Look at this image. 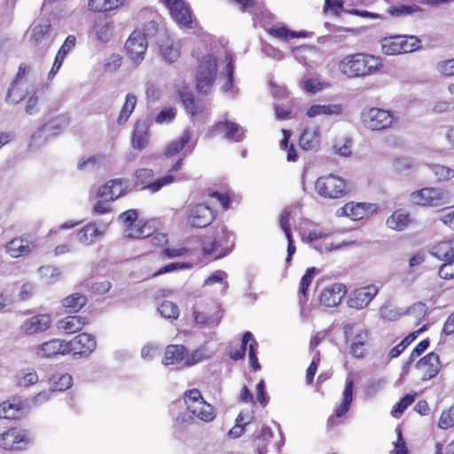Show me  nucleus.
Returning a JSON list of instances; mask_svg holds the SVG:
<instances>
[{"label": "nucleus", "mask_w": 454, "mask_h": 454, "mask_svg": "<svg viewBox=\"0 0 454 454\" xmlns=\"http://www.w3.org/2000/svg\"><path fill=\"white\" fill-rule=\"evenodd\" d=\"M234 63V55L226 50L218 55L214 53L203 55L198 59L195 76L197 90L203 94L208 93L216 79L218 68H220L219 79L223 81L222 90L235 95L237 89L233 85Z\"/></svg>", "instance_id": "f257e3e1"}, {"label": "nucleus", "mask_w": 454, "mask_h": 454, "mask_svg": "<svg viewBox=\"0 0 454 454\" xmlns=\"http://www.w3.org/2000/svg\"><path fill=\"white\" fill-rule=\"evenodd\" d=\"M383 67L381 59L366 53H353L342 58L339 71L348 78L366 77L376 74Z\"/></svg>", "instance_id": "f03ea898"}, {"label": "nucleus", "mask_w": 454, "mask_h": 454, "mask_svg": "<svg viewBox=\"0 0 454 454\" xmlns=\"http://www.w3.org/2000/svg\"><path fill=\"white\" fill-rule=\"evenodd\" d=\"M234 246L232 233L224 225H217L212 234L202 239V251L205 255L219 259L227 255Z\"/></svg>", "instance_id": "7ed1b4c3"}, {"label": "nucleus", "mask_w": 454, "mask_h": 454, "mask_svg": "<svg viewBox=\"0 0 454 454\" xmlns=\"http://www.w3.org/2000/svg\"><path fill=\"white\" fill-rule=\"evenodd\" d=\"M51 33V24L47 19L35 20L27 32L30 45L41 56L44 55L52 44Z\"/></svg>", "instance_id": "20e7f679"}, {"label": "nucleus", "mask_w": 454, "mask_h": 454, "mask_svg": "<svg viewBox=\"0 0 454 454\" xmlns=\"http://www.w3.org/2000/svg\"><path fill=\"white\" fill-rule=\"evenodd\" d=\"M314 186L316 192L320 197L327 200L340 199L348 193L346 180L333 174L318 177Z\"/></svg>", "instance_id": "39448f33"}, {"label": "nucleus", "mask_w": 454, "mask_h": 454, "mask_svg": "<svg viewBox=\"0 0 454 454\" xmlns=\"http://www.w3.org/2000/svg\"><path fill=\"white\" fill-rule=\"evenodd\" d=\"M448 190L440 187H425L410 194L411 201L423 207H439L450 202Z\"/></svg>", "instance_id": "423d86ee"}, {"label": "nucleus", "mask_w": 454, "mask_h": 454, "mask_svg": "<svg viewBox=\"0 0 454 454\" xmlns=\"http://www.w3.org/2000/svg\"><path fill=\"white\" fill-rule=\"evenodd\" d=\"M380 44L383 53L396 55L419 49L420 40L413 35H393L381 39Z\"/></svg>", "instance_id": "0eeeda50"}, {"label": "nucleus", "mask_w": 454, "mask_h": 454, "mask_svg": "<svg viewBox=\"0 0 454 454\" xmlns=\"http://www.w3.org/2000/svg\"><path fill=\"white\" fill-rule=\"evenodd\" d=\"M184 399L188 411L201 421L210 422L215 419L214 408L203 399L198 389L186 391Z\"/></svg>", "instance_id": "6e6552de"}, {"label": "nucleus", "mask_w": 454, "mask_h": 454, "mask_svg": "<svg viewBox=\"0 0 454 454\" xmlns=\"http://www.w3.org/2000/svg\"><path fill=\"white\" fill-rule=\"evenodd\" d=\"M346 341L350 340V353L356 358H362L366 353L370 332L362 326L354 324H346L343 327Z\"/></svg>", "instance_id": "1a4fd4ad"}, {"label": "nucleus", "mask_w": 454, "mask_h": 454, "mask_svg": "<svg viewBox=\"0 0 454 454\" xmlns=\"http://www.w3.org/2000/svg\"><path fill=\"white\" fill-rule=\"evenodd\" d=\"M188 224L195 228L209 225L215 217L212 208L206 203H190L184 208Z\"/></svg>", "instance_id": "9d476101"}, {"label": "nucleus", "mask_w": 454, "mask_h": 454, "mask_svg": "<svg viewBox=\"0 0 454 454\" xmlns=\"http://www.w3.org/2000/svg\"><path fill=\"white\" fill-rule=\"evenodd\" d=\"M361 119L364 127L372 130L387 129L396 120L391 112L376 107L364 110L362 113Z\"/></svg>", "instance_id": "9b49d317"}, {"label": "nucleus", "mask_w": 454, "mask_h": 454, "mask_svg": "<svg viewBox=\"0 0 454 454\" xmlns=\"http://www.w3.org/2000/svg\"><path fill=\"white\" fill-rule=\"evenodd\" d=\"M137 215V212L135 209H129L119 215V221L125 226V237L130 239H144L151 234V227L148 226V224H135Z\"/></svg>", "instance_id": "f8f14e48"}, {"label": "nucleus", "mask_w": 454, "mask_h": 454, "mask_svg": "<svg viewBox=\"0 0 454 454\" xmlns=\"http://www.w3.org/2000/svg\"><path fill=\"white\" fill-rule=\"evenodd\" d=\"M379 207L375 203L348 202L336 211L338 217L347 216L356 221L373 214Z\"/></svg>", "instance_id": "ddd939ff"}, {"label": "nucleus", "mask_w": 454, "mask_h": 454, "mask_svg": "<svg viewBox=\"0 0 454 454\" xmlns=\"http://www.w3.org/2000/svg\"><path fill=\"white\" fill-rule=\"evenodd\" d=\"M52 323L49 314H36L26 318L20 326L22 334L32 336L47 331Z\"/></svg>", "instance_id": "4468645a"}, {"label": "nucleus", "mask_w": 454, "mask_h": 454, "mask_svg": "<svg viewBox=\"0 0 454 454\" xmlns=\"http://www.w3.org/2000/svg\"><path fill=\"white\" fill-rule=\"evenodd\" d=\"M147 46V40L141 30H135L125 43L129 58L136 64H140L144 59Z\"/></svg>", "instance_id": "2eb2a0df"}, {"label": "nucleus", "mask_w": 454, "mask_h": 454, "mask_svg": "<svg viewBox=\"0 0 454 454\" xmlns=\"http://www.w3.org/2000/svg\"><path fill=\"white\" fill-rule=\"evenodd\" d=\"M214 132L223 133V138L236 143L241 142L246 137V129L242 126L228 120L215 123L207 137H213Z\"/></svg>", "instance_id": "dca6fc26"}, {"label": "nucleus", "mask_w": 454, "mask_h": 454, "mask_svg": "<svg viewBox=\"0 0 454 454\" xmlns=\"http://www.w3.org/2000/svg\"><path fill=\"white\" fill-rule=\"evenodd\" d=\"M30 442L26 431L16 428L10 429L0 435V447L4 450H20Z\"/></svg>", "instance_id": "f3484780"}, {"label": "nucleus", "mask_w": 454, "mask_h": 454, "mask_svg": "<svg viewBox=\"0 0 454 454\" xmlns=\"http://www.w3.org/2000/svg\"><path fill=\"white\" fill-rule=\"evenodd\" d=\"M107 227L108 223L104 221L90 222L77 231V240L84 246H90L104 236Z\"/></svg>", "instance_id": "a211bd4d"}, {"label": "nucleus", "mask_w": 454, "mask_h": 454, "mask_svg": "<svg viewBox=\"0 0 454 454\" xmlns=\"http://www.w3.org/2000/svg\"><path fill=\"white\" fill-rule=\"evenodd\" d=\"M68 353L74 356L80 355L87 356L96 348L97 342L93 335L88 333H81L76 335L69 341H66Z\"/></svg>", "instance_id": "6ab92c4d"}, {"label": "nucleus", "mask_w": 454, "mask_h": 454, "mask_svg": "<svg viewBox=\"0 0 454 454\" xmlns=\"http://www.w3.org/2000/svg\"><path fill=\"white\" fill-rule=\"evenodd\" d=\"M174 20L181 27H192V20L188 5L183 0H165Z\"/></svg>", "instance_id": "aec40b11"}, {"label": "nucleus", "mask_w": 454, "mask_h": 454, "mask_svg": "<svg viewBox=\"0 0 454 454\" xmlns=\"http://www.w3.org/2000/svg\"><path fill=\"white\" fill-rule=\"evenodd\" d=\"M153 176V171L148 168L138 169L135 174V183L138 185H143L144 188L149 189L152 192H156L163 186L171 184L174 181V176L170 174L160 177L150 184L149 180Z\"/></svg>", "instance_id": "412c9836"}, {"label": "nucleus", "mask_w": 454, "mask_h": 454, "mask_svg": "<svg viewBox=\"0 0 454 454\" xmlns=\"http://www.w3.org/2000/svg\"><path fill=\"white\" fill-rule=\"evenodd\" d=\"M378 292L379 288L374 285L358 288L351 293L348 305L353 309H362L371 302Z\"/></svg>", "instance_id": "4be33fe9"}, {"label": "nucleus", "mask_w": 454, "mask_h": 454, "mask_svg": "<svg viewBox=\"0 0 454 454\" xmlns=\"http://www.w3.org/2000/svg\"><path fill=\"white\" fill-rule=\"evenodd\" d=\"M27 72V67L20 65L15 81L8 90L7 99L13 104H18L23 100L27 93V84L24 81V75Z\"/></svg>", "instance_id": "5701e85b"}, {"label": "nucleus", "mask_w": 454, "mask_h": 454, "mask_svg": "<svg viewBox=\"0 0 454 454\" xmlns=\"http://www.w3.org/2000/svg\"><path fill=\"white\" fill-rule=\"evenodd\" d=\"M192 137V132L189 129H186L178 138L171 141L166 146V149H165L166 156L171 157V156L176 155L181 150H183L186 145H187V148L184 151V154H191L196 146V141H194L189 145V143L191 142Z\"/></svg>", "instance_id": "b1692460"}, {"label": "nucleus", "mask_w": 454, "mask_h": 454, "mask_svg": "<svg viewBox=\"0 0 454 454\" xmlns=\"http://www.w3.org/2000/svg\"><path fill=\"white\" fill-rule=\"evenodd\" d=\"M36 355L41 358H51L58 355L68 354L66 340L52 339L35 348Z\"/></svg>", "instance_id": "393cba45"}, {"label": "nucleus", "mask_w": 454, "mask_h": 454, "mask_svg": "<svg viewBox=\"0 0 454 454\" xmlns=\"http://www.w3.org/2000/svg\"><path fill=\"white\" fill-rule=\"evenodd\" d=\"M346 286L340 283H334L325 287L319 295L320 302L328 308L337 306L346 294Z\"/></svg>", "instance_id": "a878e982"}, {"label": "nucleus", "mask_w": 454, "mask_h": 454, "mask_svg": "<svg viewBox=\"0 0 454 454\" xmlns=\"http://www.w3.org/2000/svg\"><path fill=\"white\" fill-rule=\"evenodd\" d=\"M417 369L420 372L423 380H428L434 378L440 370L439 356L431 352L421 358L416 364Z\"/></svg>", "instance_id": "bb28decb"}, {"label": "nucleus", "mask_w": 454, "mask_h": 454, "mask_svg": "<svg viewBox=\"0 0 454 454\" xmlns=\"http://www.w3.org/2000/svg\"><path fill=\"white\" fill-rule=\"evenodd\" d=\"M132 147L136 150L144 149L149 143V125L145 121L136 123L132 133Z\"/></svg>", "instance_id": "cd10ccee"}, {"label": "nucleus", "mask_w": 454, "mask_h": 454, "mask_svg": "<svg viewBox=\"0 0 454 454\" xmlns=\"http://www.w3.org/2000/svg\"><path fill=\"white\" fill-rule=\"evenodd\" d=\"M353 388L354 380L352 378L348 377L342 393L341 403L339 405H337L334 409L335 417L340 418L349 410V405L353 401Z\"/></svg>", "instance_id": "c85d7f7f"}, {"label": "nucleus", "mask_w": 454, "mask_h": 454, "mask_svg": "<svg viewBox=\"0 0 454 454\" xmlns=\"http://www.w3.org/2000/svg\"><path fill=\"white\" fill-rule=\"evenodd\" d=\"M88 321L81 316H69L62 318L58 322V329L67 334H71L80 331Z\"/></svg>", "instance_id": "c756f323"}, {"label": "nucleus", "mask_w": 454, "mask_h": 454, "mask_svg": "<svg viewBox=\"0 0 454 454\" xmlns=\"http://www.w3.org/2000/svg\"><path fill=\"white\" fill-rule=\"evenodd\" d=\"M431 254L442 261H454V238L435 244Z\"/></svg>", "instance_id": "7c9ffc66"}, {"label": "nucleus", "mask_w": 454, "mask_h": 454, "mask_svg": "<svg viewBox=\"0 0 454 454\" xmlns=\"http://www.w3.org/2000/svg\"><path fill=\"white\" fill-rule=\"evenodd\" d=\"M320 129L318 127L306 128L301 135L299 143L302 149L311 150L319 144Z\"/></svg>", "instance_id": "2f4dec72"}, {"label": "nucleus", "mask_w": 454, "mask_h": 454, "mask_svg": "<svg viewBox=\"0 0 454 454\" xmlns=\"http://www.w3.org/2000/svg\"><path fill=\"white\" fill-rule=\"evenodd\" d=\"M31 249L28 240L22 238L13 239L6 245V252L13 258L27 254Z\"/></svg>", "instance_id": "473e14b6"}, {"label": "nucleus", "mask_w": 454, "mask_h": 454, "mask_svg": "<svg viewBox=\"0 0 454 454\" xmlns=\"http://www.w3.org/2000/svg\"><path fill=\"white\" fill-rule=\"evenodd\" d=\"M342 112V106L340 104L333 105H314L307 110V115L310 118L318 115H338Z\"/></svg>", "instance_id": "72a5a7b5"}, {"label": "nucleus", "mask_w": 454, "mask_h": 454, "mask_svg": "<svg viewBox=\"0 0 454 454\" xmlns=\"http://www.w3.org/2000/svg\"><path fill=\"white\" fill-rule=\"evenodd\" d=\"M186 348L183 345H168L165 350L162 364L165 365L175 364L185 358Z\"/></svg>", "instance_id": "f704fd0d"}, {"label": "nucleus", "mask_w": 454, "mask_h": 454, "mask_svg": "<svg viewBox=\"0 0 454 454\" xmlns=\"http://www.w3.org/2000/svg\"><path fill=\"white\" fill-rule=\"evenodd\" d=\"M160 51L164 60L168 63L176 62L181 54L179 43L173 40H167L166 43H160Z\"/></svg>", "instance_id": "c9c22d12"}, {"label": "nucleus", "mask_w": 454, "mask_h": 454, "mask_svg": "<svg viewBox=\"0 0 454 454\" xmlns=\"http://www.w3.org/2000/svg\"><path fill=\"white\" fill-rule=\"evenodd\" d=\"M268 33L271 36L284 41H289L294 38H304L307 36V32L305 31L295 32L285 26L272 27L268 30Z\"/></svg>", "instance_id": "e433bc0d"}, {"label": "nucleus", "mask_w": 454, "mask_h": 454, "mask_svg": "<svg viewBox=\"0 0 454 454\" xmlns=\"http://www.w3.org/2000/svg\"><path fill=\"white\" fill-rule=\"evenodd\" d=\"M87 302V298L82 294H73L67 296L62 301V306L68 313L79 311Z\"/></svg>", "instance_id": "4c0bfd02"}, {"label": "nucleus", "mask_w": 454, "mask_h": 454, "mask_svg": "<svg viewBox=\"0 0 454 454\" xmlns=\"http://www.w3.org/2000/svg\"><path fill=\"white\" fill-rule=\"evenodd\" d=\"M125 0H89V10L94 12H104L117 9Z\"/></svg>", "instance_id": "58836bf2"}, {"label": "nucleus", "mask_w": 454, "mask_h": 454, "mask_svg": "<svg viewBox=\"0 0 454 454\" xmlns=\"http://www.w3.org/2000/svg\"><path fill=\"white\" fill-rule=\"evenodd\" d=\"M409 223L410 215L403 210H396L387 220V225L396 231H403Z\"/></svg>", "instance_id": "ea45409f"}, {"label": "nucleus", "mask_w": 454, "mask_h": 454, "mask_svg": "<svg viewBox=\"0 0 454 454\" xmlns=\"http://www.w3.org/2000/svg\"><path fill=\"white\" fill-rule=\"evenodd\" d=\"M180 97L187 112L195 116L203 112L205 105L202 101L195 102L191 92H180Z\"/></svg>", "instance_id": "a19ab883"}, {"label": "nucleus", "mask_w": 454, "mask_h": 454, "mask_svg": "<svg viewBox=\"0 0 454 454\" xmlns=\"http://www.w3.org/2000/svg\"><path fill=\"white\" fill-rule=\"evenodd\" d=\"M193 317L198 325H217L222 316L219 310H216L214 314H208L207 312L200 311L197 308H194Z\"/></svg>", "instance_id": "79ce46f5"}, {"label": "nucleus", "mask_w": 454, "mask_h": 454, "mask_svg": "<svg viewBox=\"0 0 454 454\" xmlns=\"http://www.w3.org/2000/svg\"><path fill=\"white\" fill-rule=\"evenodd\" d=\"M17 385L27 387L38 382L39 377L34 369L21 370L17 373Z\"/></svg>", "instance_id": "37998d69"}, {"label": "nucleus", "mask_w": 454, "mask_h": 454, "mask_svg": "<svg viewBox=\"0 0 454 454\" xmlns=\"http://www.w3.org/2000/svg\"><path fill=\"white\" fill-rule=\"evenodd\" d=\"M211 356L212 353L203 346L192 351L191 354H185L184 364L187 366H192L206 359H208L211 357Z\"/></svg>", "instance_id": "c03bdc74"}, {"label": "nucleus", "mask_w": 454, "mask_h": 454, "mask_svg": "<svg viewBox=\"0 0 454 454\" xmlns=\"http://www.w3.org/2000/svg\"><path fill=\"white\" fill-rule=\"evenodd\" d=\"M317 271L315 267L309 268L305 274L302 276L300 283L299 288V299L300 303H303L307 301V291L309 286H310L313 277Z\"/></svg>", "instance_id": "a18cd8bd"}, {"label": "nucleus", "mask_w": 454, "mask_h": 454, "mask_svg": "<svg viewBox=\"0 0 454 454\" xmlns=\"http://www.w3.org/2000/svg\"><path fill=\"white\" fill-rule=\"evenodd\" d=\"M380 313L381 318L388 321H395L405 315L406 311L403 309L387 303L380 308Z\"/></svg>", "instance_id": "49530a36"}, {"label": "nucleus", "mask_w": 454, "mask_h": 454, "mask_svg": "<svg viewBox=\"0 0 454 454\" xmlns=\"http://www.w3.org/2000/svg\"><path fill=\"white\" fill-rule=\"evenodd\" d=\"M428 168L439 182L448 181L454 177V169L447 166L442 164H430L428 165Z\"/></svg>", "instance_id": "de8ad7c7"}, {"label": "nucleus", "mask_w": 454, "mask_h": 454, "mask_svg": "<svg viewBox=\"0 0 454 454\" xmlns=\"http://www.w3.org/2000/svg\"><path fill=\"white\" fill-rule=\"evenodd\" d=\"M157 309L160 315L167 319H177L179 316L177 305L170 301H163Z\"/></svg>", "instance_id": "09e8293b"}, {"label": "nucleus", "mask_w": 454, "mask_h": 454, "mask_svg": "<svg viewBox=\"0 0 454 454\" xmlns=\"http://www.w3.org/2000/svg\"><path fill=\"white\" fill-rule=\"evenodd\" d=\"M51 135L44 129L43 125L35 131L30 137L28 146L30 149H38L44 145Z\"/></svg>", "instance_id": "8fccbe9b"}, {"label": "nucleus", "mask_w": 454, "mask_h": 454, "mask_svg": "<svg viewBox=\"0 0 454 454\" xmlns=\"http://www.w3.org/2000/svg\"><path fill=\"white\" fill-rule=\"evenodd\" d=\"M228 275L226 272L223 270H216L205 280L204 285L212 286L214 284H220L222 286L221 293L225 294L229 287V284L226 281Z\"/></svg>", "instance_id": "3c124183"}, {"label": "nucleus", "mask_w": 454, "mask_h": 454, "mask_svg": "<svg viewBox=\"0 0 454 454\" xmlns=\"http://www.w3.org/2000/svg\"><path fill=\"white\" fill-rule=\"evenodd\" d=\"M52 381V391H65L72 386V377L69 374L54 375Z\"/></svg>", "instance_id": "603ef678"}, {"label": "nucleus", "mask_w": 454, "mask_h": 454, "mask_svg": "<svg viewBox=\"0 0 454 454\" xmlns=\"http://www.w3.org/2000/svg\"><path fill=\"white\" fill-rule=\"evenodd\" d=\"M67 125V120L65 117L59 116L54 118L43 125L51 137L59 134Z\"/></svg>", "instance_id": "864d4df0"}, {"label": "nucleus", "mask_w": 454, "mask_h": 454, "mask_svg": "<svg viewBox=\"0 0 454 454\" xmlns=\"http://www.w3.org/2000/svg\"><path fill=\"white\" fill-rule=\"evenodd\" d=\"M38 271L41 278H43L48 284L56 282L61 275V271L59 268L51 265L43 266L39 268Z\"/></svg>", "instance_id": "5fc2aeb1"}, {"label": "nucleus", "mask_w": 454, "mask_h": 454, "mask_svg": "<svg viewBox=\"0 0 454 454\" xmlns=\"http://www.w3.org/2000/svg\"><path fill=\"white\" fill-rule=\"evenodd\" d=\"M20 413L18 405L4 402L0 403V419H17Z\"/></svg>", "instance_id": "6e6d98bb"}, {"label": "nucleus", "mask_w": 454, "mask_h": 454, "mask_svg": "<svg viewBox=\"0 0 454 454\" xmlns=\"http://www.w3.org/2000/svg\"><path fill=\"white\" fill-rule=\"evenodd\" d=\"M335 153L347 157L351 154V140L348 138H341L333 145Z\"/></svg>", "instance_id": "4d7b16f0"}, {"label": "nucleus", "mask_w": 454, "mask_h": 454, "mask_svg": "<svg viewBox=\"0 0 454 454\" xmlns=\"http://www.w3.org/2000/svg\"><path fill=\"white\" fill-rule=\"evenodd\" d=\"M328 86L327 82H321L317 78H309L304 81L303 88L309 93H317Z\"/></svg>", "instance_id": "13d9d810"}, {"label": "nucleus", "mask_w": 454, "mask_h": 454, "mask_svg": "<svg viewBox=\"0 0 454 454\" xmlns=\"http://www.w3.org/2000/svg\"><path fill=\"white\" fill-rule=\"evenodd\" d=\"M438 425L442 429H448L454 426V406L442 413Z\"/></svg>", "instance_id": "bf43d9fd"}, {"label": "nucleus", "mask_w": 454, "mask_h": 454, "mask_svg": "<svg viewBox=\"0 0 454 454\" xmlns=\"http://www.w3.org/2000/svg\"><path fill=\"white\" fill-rule=\"evenodd\" d=\"M387 383L384 378H378L370 380L366 386V394L370 396H374L379 391L383 389Z\"/></svg>", "instance_id": "052dcab7"}, {"label": "nucleus", "mask_w": 454, "mask_h": 454, "mask_svg": "<svg viewBox=\"0 0 454 454\" xmlns=\"http://www.w3.org/2000/svg\"><path fill=\"white\" fill-rule=\"evenodd\" d=\"M414 402L413 395H406L403 396L392 410L391 413L393 416L397 417L398 414H402L404 410Z\"/></svg>", "instance_id": "680f3d73"}, {"label": "nucleus", "mask_w": 454, "mask_h": 454, "mask_svg": "<svg viewBox=\"0 0 454 454\" xmlns=\"http://www.w3.org/2000/svg\"><path fill=\"white\" fill-rule=\"evenodd\" d=\"M438 274L442 279L454 278V260L445 261V262L439 268Z\"/></svg>", "instance_id": "e2e57ef3"}, {"label": "nucleus", "mask_w": 454, "mask_h": 454, "mask_svg": "<svg viewBox=\"0 0 454 454\" xmlns=\"http://www.w3.org/2000/svg\"><path fill=\"white\" fill-rule=\"evenodd\" d=\"M191 267V264L184 262H171L163 267H161L158 271H156L153 276L161 275L164 273H168L176 270H185Z\"/></svg>", "instance_id": "0e129e2a"}, {"label": "nucleus", "mask_w": 454, "mask_h": 454, "mask_svg": "<svg viewBox=\"0 0 454 454\" xmlns=\"http://www.w3.org/2000/svg\"><path fill=\"white\" fill-rule=\"evenodd\" d=\"M126 183L127 182L122 179L113 180V192L112 195L109 196L111 201L125 193V189L127 188Z\"/></svg>", "instance_id": "69168bd1"}, {"label": "nucleus", "mask_w": 454, "mask_h": 454, "mask_svg": "<svg viewBox=\"0 0 454 454\" xmlns=\"http://www.w3.org/2000/svg\"><path fill=\"white\" fill-rule=\"evenodd\" d=\"M121 66V58L118 54L111 55L105 63V70L107 72H115Z\"/></svg>", "instance_id": "338daca9"}, {"label": "nucleus", "mask_w": 454, "mask_h": 454, "mask_svg": "<svg viewBox=\"0 0 454 454\" xmlns=\"http://www.w3.org/2000/svg\"><path fill=\"white\" fill-rule=\"evenodd\" d=\"M437 70L444 75H454V59L439 62Z\"/></svg>", "instance_id": "774afa93"}]
</instances>
